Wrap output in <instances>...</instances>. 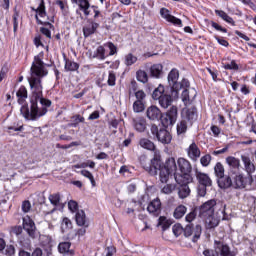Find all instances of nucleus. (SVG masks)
<instances>
[{
	"label": "nucleus",
	"instance_id": "obj_1",
	"mask_svg": "<svg viewBox=\"0 0 256 256\" xmlns=\"http://www.w3.org/2000/svg\"><path fill=\"white\" fill-rule=\"evenodd\" d=\"M139 145L142 149H146V151L154 152L150 163L143 166L146 173L150 174L152 177H155L159 173L160 181L162 183H168L169 177L177 171V160H175V157L169 156L163 162L161 152L157 151V146L149 138H141Z\"/></svg>",
	"mask_w": 256,
	"mask_h": 256
},
{
	"label": "nucleus",
	"instance_id": "obj_2",
	"mask_svg": "<svg viewBox=\"0 0 256 256\" xmlns=\"http://www.w3.org/2000/svg\"><path fill=\"white\" fill-rule=\"evenodd\" d=\"M53 105V102L50 99L41 97L36 99L33 102L31 100L29 105H24L20 108V113L26 119V121H37V119H41V117H45L49 111V107Z\"/></svg>",
	"mask_w": 256,
	"mask_h": 256
},
{
	"label": "nucleus",
	"instance_id": "obj_3",
	"mask_svg": "<svg viewBox=\"0 0 256 256\" xmlns=\"http://www.w3.org/2000/svg\"><path fill=\"white\" fill-rule=\"evenodd\" d=\"M193 171V166L189 160L180 157L176 162V171L169 176L173 177L176 183H193V175H191Z\"/></svg>",
	"mask_w": 256,
	"mask_h": 256
},
{
	"label": "nucleus",
	"instance_id": "obj_4",
	"mask_svg": "<svg viewBox=\"0 0 256 256\" xmlns=\"http://www.w3.org/2000/svg\"><path fill=\"white\" fill-rule=\"evenodd\" d=\"M215 205H217V201L211 199L199 207V218L204 219L208 229H215L219 225V221L215 218Z\"/></svg>",
	"mask_w": 256,
	"mask_h": 256
},
{
	"label": "nucleus",
	"instance_id": "obj_5",
	"mask_svg": "<svg viewBox=\"0 0 256 256\" xmlns=\"http://www.w3.org/2000/svg\"><path fill=\"white\" fill-rule=\"evenodd\" d=\"M173 93H175V91L169 86L159 84V86L154 89L152 98L154 101H158L162 109H168L173 104Z\"/></svg>",
	"mask_w": 256,
	"mask_h": 256
},
{
	"label": "nucleus",
	"instance_id": "obj_6",
	"mask_svg": "<svg viewBox=\"0 0 256 256\" xmlns=\"http://www.w3.org/2000/svg\"><path fill=\"white\" fill-rule=\"evenodd\" d=\"M43 52H40L39 55L34 56V61L32 62L30 71L31 77H36L43 79L49 75V71L45 68V62H43Z\"/></svg>",
	"mask_w": 256,
	"mask_h": 256
},
{
	"label": "nucleus",
	"instance_id": "obj_7",
	"mask_svg": "<svg viewBox=\"0 0 256 256\" xmlns=\"http://www.w3.org/2000/svg\"><path fill=\"white\" fill-rule=\"evenodd\" d=\"M150 132L155 141L162 143V145H169L171 143L173 136L167 128L157 126V124L150 125Z\"/></svg>",
	"mask_w": 256,
	"mask_h": 256
},
{
	"label": "nucleus",
	"instance_id": "obj_8",
	"mask_svg": "<svg viewBox=\"0 0 256 256\" xmlns=\"http://www.w3.org/2000/svg\"><path fill=\"white\" fill-rule=\"evenodd\" d=\"M43 78H37L35 76H31L28 78V82L30 85L31 95L29 97V102L37 101V99L43 97Z\"/></svg>",
	"mask_w": 256,
	"mask_h": 256
},
{
	"label": "nucleus",
	"instance_id": "obj_9",
	"mask_svg": "<svg viewBox=\"0 0 256 256\" xmlns=\"http://www.w3.org/2000/svg\"><path fill=\"white\" fill-rule=\"evenodd\" d=\"M179 117V108L173 105L165 113H162L161 123L163 127H169V125H175L177 118Z\"/></svg>",
	"mask_w": 256,
	"mask_h": 256
},
{
	"label": "nucleus",
	"instance_id": "obj_10",
	"mask_svg": "<svg viewBox=\"0 0 256 256\" xmlns=\"http://www.w3.org/2000/svg\"><path fill=\"white\" fill-rule=\"evenodd\" d=\"M72 5H78L76 9V15L80 16L81 19L84 17H89L91 15V2L89 0H70Z\"/></svg>",
	"mask_w": 256,
	"mask_h": 256
},
{
	"label": "nucleus",
	"instance_id": "obj_11",
	"mask_svg": "<svg viewBox=\"0 0 256 256\" xmlns=\"http://www.w3.org/2000/svg\"><path fill=\"white\" fill-rule=\"evenodd\" d=\"M22 227L24 231H26L27 235L30 239L37 238V226L35 225V221L31 218V216L26 215L22 219Z\"/></svg>",
	"mask_w": 256,
	"mask_h": 256
},
{
	"label": "nucleus",
	"instance_id": "obj_12",
	"mask_svg": "<svg viewBox=\"0 0 256 256\" xmlns=\"http://www.w3.org/2000/svg\"><path fill=\"white\" fill-rule=\"evenodd\" d=\"M214 249L216 250L217 256H236L237 255V252L231 251V247H229V244L221 240L214 241Z\"/></svg>",
	"mask_w": 256,
	"mask_h": 256
},
{
	"label": "nucleus",
	"instance_id": "obj_13",
	"mask_svg": "<svg viewBox=\"0 0 256 256\" xmlns=\"http://www.w3.org/2000/svg\"><path fill=\"white\" fill-rule=\"evenodd\" d=\"M216 181L220 189H231L233 187V170L228 171Z\"/></svg>",
	"mask_w": 256,
	"mask_h": 256
},
{
	"label": "nucleus",
	"instance_id": "obj_14",
	"mask_svg": "<svg viewBox=\"0 0 256 256\" xmlns=\"http://www.w3.org/2000/svg\"><path fill=\"white\" fill-rule=\"evenodd\" d=\"M139 85L137 84V81L132 80L131 81V88L128 91L129 97H131L132 93L134 94L136 101H142L146 102L145 99H147V94L143 90H138Z\"/></svg>",
	"mask_w": 256,
	"mask_h": 256
},
{
	"label": "nucleus",
	"instance_id": "obj_15",
	"mask_svg": "<svg viewBox=\"0 0 256 256\" xmlns=\"http://www.w3.org/2000/svg\"><path fill=\"white\" fill-rule=\"evenodd\" d=\"M232 187L234 189H245L247 187V178L243 174L233 171Z\"/></svg>",
	"mask_w": 256,
	"mask_h": 256
},
{
	"label": "nucleus",
	"instance_id": "obj_16",
	"mask_svg": "<svg viewBox=\"0 0 256 256\" xmlns=\"http://www.w3.org/2000/svg\"><path fill=\"white\" fill-rule=\"evenodd\" d=\"M163 112L155 105H151L146 110V117L149 121H161Z\"/></svg>",
	"mask_w": 256,
	"mask_h": 256
},
{
	"label": "nucleus",
	"instance_id": "obj_17",
	"mask_svg": "<svg viewBox=\"0 0 256 256\" xmlns=\"http://www.w3.org/2000/svg\"><path fill=\"white\" fill-rule=\"evenodd\" d=\"M161 206V200L159 198H155L148 204L147 211L150 215H153V217H159L161 215Z\"/></svg>",
	"mask_w": 256,
	"mask_h": 256
},
{
	"label": "nucleus",
	"instance_id": "obj_18",
	"mask_svg": "<svg viewBox=\"0 0 256 256\" xmlns=\"http://www.w3.org/2000/svg\"><path fill=\"white\" fill-rule=\"evenodd\" d=\"M182 114L185 121H188L190 125H193L195 121H197V108L192 106L190 108H184L182 110Z\"/></svg>",
	"mask_w": 256,
	"mask_h": 256
},
{
	"label": "nucleus",
	"instance_id": "obj_19",
	"mask_svg": "<svg viewBox=\"0 0 256 256\" xmlns=\"http://www.w3.org/2000/svg\"><path fill=\"white\" fill-rule=\"evenodd\" d=\"M132 125L138 133H145L147 131V119L143 116L133 118Z\"/></svg>",
	"mask_w": 256,
	"mask_h": 256
},
{
	"label": "nucleus",
	"instance_id": "obj_20",
	"mask_svg": "<svg viewBox=\"0 0 256 256\" xmlns=\"http://www.w3.org/2000/svg\"><path fill=\"white\" fill-rule=\"evenodd\" d=\"M88 23V25L83 27V35L85 39H87V37H91V35H95V33H97V29L100 27L99 23L95 22L93 19L88 20Z\"/></svg>",
	"mask_w": 256,
	"mask_h": 256
},
{
	"label": "nucleus",
	"instance_id": "obj_21",
	"mask_svg": "<svg viewBox=\"0 0 256 256\" xmlns=\"http://www.w3.org/2000/svg\"><path fill=\"white\" fill-rule=\"evenodd\" d=\"M16 97H17V103L21 105V107H25L27 104V97H29V93L27 91V87L25 86H20V88L16 92Z\"/></svg>",
	"mask_w": 256,
	"mask_h": 256
},
{
	"label": "nucleus",
	"instance_id": "obj_22",
	"mask_svg": "<svg viewBox=\"0 0 256 256\" xmlns=\"http://www.w3.org/2000/svg\"><path fill=\"white\" fill-rule=\"evenodd\" d=\"M179 70L172 69L168 74V83L170 86H168L170 89H179L177 85H179Z\"/></svg>",
	"mask_w": 256,
	"mask_h": 256
},
{
	"label": "nucleus",
	"instance_id": "obj_23",
	"mask_svg": "<svg viewBox=\"0 0 256 256\" xmlns=\"http://www.w3.org/2000/svg\"><path fill=\"white\" fill-rule=\"evenodd\" d=\"M196 179L200 186L211 187V185H213V181L211 180V177H209V174L196 171Z\"/></svg>",
	"mask_w": 256,
	"mask_h": 256
},
{
	"label": "nucleus",
	"instance_id": "obj_24",
	"mask_svg": "<svg viewBox=\"0 0 256 256\" xmlns=\"http://www.w3.org/2000/svg\"><path fill=\"white\" fill-rule=\"evenodd\" d=\"M178 187V196L180 199H187L191 195V188H189V183L191 182H177Z\"/></svg>",
	"mask_w": 256,
	"mask_h": 256
},
{
	"label": "nucleus",
	"instance_id": "obj_25",
	"mask_svg": "<svg viewBox=\"0 0 256 256\" xmlns=\"http://www.w3.org/2000/svg\"><path fill=\"white\" fill-rule=\"evenodd\" d=\"M75 221L78 227H89V220L84 210H78L76 212Z\"/></svg>",
	"mask_w": 256,
	"mask_h": 256
},
{
	"label": "nucleus",
	"instance_id": "obj_26",
	"mask_svg": "<svg viewBox=\"0 0 256 256\" xmlns=\"http://www.w3.org/2000/svg\"><path fill=\"white\" fill-rule=\"evenodd\" d=\"M58 251L63 256L75 255V250L71 249V242H60L58 244Z\"/></svg>",
	"mask_w": 256,
	"mask_h": 256
},
{
	"label": "nucleus",
	"instance_id": "obj_27",
	"mask_svg": "<svg viewBox=\"0 0 256 256\" xmlns=\"http://www.w3.org/2000/svg\"><path fill=\"white\" fill-rule=\"evenodd\" d=\"M187 153H188V157L192 161H197L199 159V157H201V149H199V146H197V144L195 142L190 144V146L188 147Z\"/></svg>",
	"mask_w": 256,
	"mask_h": 256
},
{
	"label": "nucleus",
	"instance_id": "obj_28",
	"mask_svg": "<svg viewBox=\"0 0 256 256\" xmlns=\"http://www.w3.org/2000/svg\"><path fill=\"white\" fill-rule=\"evenodd\" d=\"M226 163L229 166V171H235V173H237L241 167V160L235 156L226 157Z\"/></svg>",
	"mask_w": 256,
	"mask_h": 256
},
{
	"label": "nucleus",
	"instance_id": "obj_29",
	"mask_svg": "<svg viewBox=\"0 0 256 256\" xmlns=\"http://www.w3.org/2000/svg\"><path fill=\"white\" fill-rule=\"evenodd\" d=\"M241 161L248 175H251V173H255V164L253 163V161H251V158L249 156L241 155Z\"/></svg>",
	"mask_w": 256,
	"mask_h": 256
},
{
	"label": "nucleus",
	"instance_id": "obj_30",
	"mask_svg": "<svg viewBox=\"0 0 256 256\" xmlns=\"http://www.w3.org/2000/svg\"><path fill=\"white\" fill-rule=\"evenodd\" d=\"M163 76V65L161 63L153 64L150 67V77L154 79H161Z\"/></svg>",
	"mask_w": 256,
	"mask_h": 256
},
{
	"label": "nucleus",
	"instance_id": "obj_31",
	"mask_svg": "<svg viewBox=\"0 0 256 256\" xmlns=\"http://www.w3.org/2000/svg\"><path fill=\"white\" fill-rule=\"evenodd\" d=\"M64 69L65 71H69V72H75V71H79V63L67 58V56L64 55Z\"/></svg>",
	"mask_w": 256,
	"mask_h": 256
},
{
	"label": "nucleus",
	"instance_id": "obj_32",
	"mask_svg": "<svg viewBox=\"0 0 256 256\" xmlns=\"http://www.w3.org/2000/svg\"><path fill=\"white\" fill-rule=\"evenodd\" d=\"M215 15H217V17H220V19L222 21H225V23H228L229 25H232V27H235L236 23L235 20H233V18L231 16H229V14H227V12L223 11V10H215L214 11Z\"/></svg>",
	"mask_w": 256,
	"mask_h": 256
},
{
	"label": "nucleus",
	"instance_id": "obj_33",
	"mask_svg": "<svg viewBox=\"0 0 256 256\" xmlns=\"http://www.w3.org/2000/svg\"><path fill=\"white\" fill-rule=\"evenodd\" d=\"M187 213V208L185 205L180 204L178 205L173 212L174 219H183L185 217V214Z\"/></svg>",
	"mask_w": 256,
	"mask_h": 256
},
{
	"label": "nucleus",
	"instance_id": "obj_34",
	"mask_svg": "<svg viewBox=\"0 0 256 256\" xmlns=\"http://www.w3.org/2000/svg\"><path fill=\"white\" fill-rule=\"evenodd\" d=\"M171 225H173V222L170 219H167V217L160 216L158 218V227H161L162 231H167Z\"/></svg>",
	"mask_w": 256,
	"mask_h": 256
},
{
	"label": "nucleus",
	"instance_id": "obj_35",
	"mask_svg": "<svg viewBox=\"0 0 256 256\" xmlns=\"http://www.w3.org/2000/svg\"><path fill=\"white\" fill-rule=\"evenodd\" d=\"M214 175L216 180L225 175V166L221 162H217L214 166Z\"/></svg>",
	"mask_w": 256,
	"mask_h": 256
},
{
	"label": "nucleus",
	"instance_id": "obj_36",
	"mask_svg": "<svg viewBox=\"0 0 256 256\" xmlns=\"http://www.w3.org/2000/svg\"><path fill=\"white\" fill-rule=\"evenodd\" d=\"M105 46L100 45L97 47L96 51L94 52V57L96 59H100V61H105L107 59V55L105 54Z\"/></svg>",
	"mask_w": 256,
	"mask_h": 256
},
{
	"label": "nucleus",
	"instance_id": "obj_37",
	"mask_svg": "<svg viewBox=\"0 0 256 256\" xmlns=\"http://www.w3.org/2000/svg\"><path fill=\"white\" fill-rule=\"evenodd\" d=\"M48 199H49L51 205H53L54 207H59V205H61V194L60 193L50 194Z\"/></svg>",
	"mask_w": 256,
	"mask_h": 256
},
{
	"label": "nucleus",
	"instance_id": "obj_38",
	"mask_svg": "<svg viewBox=\"0 0 256 256\" xmlns=\"http://www.w3.org/2000/svg\"><path fill=\"white\" fill-rule=\"evenodd\" d=\"M146 103L147 102L135 100L133 105H132L134 113H143V111H145Z\"/></svg>",
	"mask_w": 256,
	"mask_h": 256
},
{
	"label": "nucleus",
	"instance_id": "obj_39",
	"mask_svg": "<svg viewBox=\"0 0 256 256\" xmlns=\"http://www.w3.org/2000/svg\"><path fill=\"white\" fill-rule=\"evenodd\" d=\"M177 135H185L187 133V120L182 119L176 126Z\"/></svg>",
	"mask_w": 256,
	"mask_h": 256
},
{
	"label": "nucleus",
	"instance_id": "obj_40",
	"mask_svg": "<svg viewBox=\"0 0 256 256\" xmlns=\"http://www.w3.org/2000/svg\"><path fill=\"white\" fill-rule=\"evenodd\" d=\"M137 61H138L137 56L133 55V53H128L125 56L124 63H125L126 67H131V65H135V63H137Z\"/></svg>",
	"mask_w": 256,
	"mask_h": 256
},
{
	"label": "nucleus",
	"instance_id": "obj_41",
	"mask_svg": "<svg viewBox=\"0 0 256 256\" xmlns=\"http://www.w3.org/2000/svg\"><path fill=\"white\" fill-rule=\"evenodd\" d=\"M18 255L19 256H43V250L41 248H35L32 254L25 250H20Z\"/></svg>",
	"mask_w": 256,
	"mask_h": 256
},
{
	"label": "nucleus",
	"instance_id": "obj_42",
	"mask_svg": "<svg viewBox=\"0 0 256 256\" xmlns=\"http://www.w3.org/2000/svg\"><path fill=\"white\" fill-rule=\"evenodd\" d=\"M61 229L62 233H65V231L73 229V222H71V219H69L68 217H64L61 223Z\"/></svg>",
	"mask_w": 256,
	"mask_h": 256
},
{
	"label": "nucleus",
	"instance_id": "obj_43",
	"mask_svg": "<svg viewBox=\"0 0 256 256\" xmlns=\"http://www.w3.org/2000/svg\"><path fill=\"white\" fill-rule=\"evenodd\" d=\"M136 79L140 83H147L149 81V75H147V72H145V70H138L136 72Z\"/></svg>",
	"mask_w": 256,
	"mask_h": 256
},
{
	"label": "nucleus",
	"instance_id": "obj_44",
	"mask_svg": "<svg viewBox=\"0 0 256 256\" xmlns=\"http://www.w3.org/2000/svg\"><path fill=\"white\" fill-rule=\"evenodd\" d=\"M107 85H109V87H115V85H117V74L113 70L108 72Z\"/></svg>",
	"mask_w": 256,
	"mask_h": 256
},
{
	"label": "nucleus",
	"instance_id": "obj_45",
	"mask_svg": "<svg viewBox=\"0 0 256 256\" xmlns=\"http://www.w3.org/2000/svg\"><path fill=\"white\" fill-rule=\"evenodd\" d=\"M223 68L226 71H239V64L235 60H231V63H223Z\"/></svg>",
	"mask_w": 256,
	"mask_h": 256
},
{
	"label": "nucleus",
	"instance_id": "obj_46",
	"mask_svg": "<svg viewBox=\"0 0 256 256\" xmlns=\"http://www.w3.org/2000/svg\"><path fill=\"white\" fill-rule=\"evenodd\" d=\"M203 232V228L201 225L197 224L193 229L194 236L192 238L193 243H197L199 239H201V233Z\"/></svg>",
	"mask_w": 256,
	"mask_h": 256
},
{
	"label": "nucleus",
	"instance_id": "obj_47",
	"mask_svg": "<svg viewBox=\"0 0 256 256\" xmlns=\"http://www.w3.org/2000/svg\"><path fill=\"white\" fill-rule=\"evenodd\" d=\"M80 175L86 177V179H89L92 187H96L97 183L95 182V177L89 170H81Z\"/></svg>",
	"mask_w": 256,
	"mask_h": 256
},
{
	"label": "nucleus",
	"instance_id": "obj_48",
	"mask_svg": "<svg viewBox=\"0 0 256 256\" xmlns=\"http://www.w3.org/2000/svg\"><path fill=\"white\" fill-rule=\"evenodd\" d=\"M71 127H78L79 123H85V117L81 116L80 114H75L71 117Z\"/></svg>",
	"mask_w": 256,
	"mask_h": 256
},
{
	"label": "nucleus",
	"instance_id": "obj_49",
	"mask_svg": "<svg viewBox=\"0 0 256 256\" xmlns=\"http://www.w3.org/2000/svg\"><path fill=\"white\" fill-rule=\"evenodd\" d=\"M32 11L38 13L39 17H47V11H45V1H41L38 8H32Z\"/></svg>",
	"mask_w": 256,
	"mask_h": 256
},
{
	"label": "nucleus",
	"instance_id": "obj_50",
	"mask_svg": "<svg viewBox=\"0 0 256 256\" xmlns=\"http://www.w3.org/2000/svg\"><path fill=\"white\" fill-rule=\"evenodd\" d=\"M177 88H174V93H179V91H181V89H189V87H191V83L187 80V79H182L181 83H178V85H176Z\"/></svg>",
	"mask_w": 256,
	"mask_h": 256
},
{
	"label": "nucleus",
	"instance_id": "obj_51",
	"mask_svg": "<svg viewBox=\"0 0 256 256\" xmlns=\"http://www.w3.org/2000/svg\"><path fill=\"white\" fill-rule=\"evenodd\" d=\"M51 243H53V238L49 235L40 236V244L42 247H51Z\"/></svg>",
	"mask_w": 256,
	"mask_h": 256
},
{
	"label": "nucleus",
	"instance_id": "obj_52",
	"mask_svg": "<svg viewBox=\"0 0 256 256\" xmlns=\"http://www.w3.org/2000/svg\"><path fill=\"white\" fill-rule=\"evenodd\" d=\"M197 219V207L192 208V210L185 216V221L187 223H193Z\"/></svg>",
	"mask_w": 256,
	"mask_h": 256
},
{
	"label": "nucleus",
	"instance_id": "obj_53",
	"mask_svg": "<svg viewBox=\"0 0 256 256\" xmlns=\"http://www.w3.org/2000/svg\"><path fill=\"white\" fill-rule=\"evenodd\" d=\"M104 47H108L110 51L109 54H107V57H113V55H117V46L113 42H106Z\"/></svg>",
	"mask_w": 256,
	"mask_h": 256
},
{
	"label": "nucleus",
	"instance_id": "obj_54",
	"mask_svg": "<svg viewBox=\"0 0 256 256\" xmlns=\"http://www.w3.org/2000/svg\"><path fill=\"white\" fill-rule=\"evenodd\" d=\"M12 21H13V32L14 35H17V29H19V12L15 11L13 16H12Z\"/></svg>",
	"mask_w": 256,
	"mask_h": 256
},
{
	"label": "nucleus",
	"instance_id": "obj_55",
	"mask_svg": "<svg viewBox=\"0 0 256 256\" xmlns=\"http://www.w3.org/2000/svg\"><path fill=\"white\" fill-rule=\"evenodd\" d=\"M212 159L213 157H211V154H205L204 156H202L200 158V163L202 167H209V165H211Z\"/></svg>",
	"mask_w": 256,
	"mask_h": 256
},
{
	"label": "nucleus",
	"instance_id": "obj_56",
	"mask_svg": "<svg viewBox=\"0 0 256 256\" xmlns=\"http://www.w3.org/2000/svg\"><path fill=\"white\" fill-rule=\"evenodd\" d=\"M168 23H172L176 27H183V21L175 16H168Z\"/></svg>",
	"mask_w": 256,
	"mask_h": 256
},
{
	"label": "nucleus",
	"instance_id": "obj_57",
	"mask_svg": "<svg viewBox=\"0 0 256 256\" xmlns=\"http://www.w3.org/2000/svg\"><path fill=\"white\" fill-rule=\"evenodd\" d=\"M172 231H173L175 237H179L183 233V226L179 223L174 224L172 227Z\"/></svg>",
	"mask_w": 256,
	"mask_h": 256
},
{
	"label": "nucleus",
	"instance_id": "obj_58",
	"mask_svg": "<svg viewBox=\"0 0 256 256\" xmlns=\"http://www.w3.org/2000/svg\"><path fill=\"white\" fill-rule=\"evenodd\" d=\"M68 209L72 212L75 213L77 211H79V204L77 203V201L75 200H70L68 202Z\"/></svg>",
	"mask_w": 256,
	"mask_h": 256
},
{
	"label": "nucleus",
	"instance_id": "obj_59",
	"mask_svg": "<svg viewBox=\"0 0 256 256\" xmlns=\"http://www.w3.org/2000/svg\"><path fill=\"white\" fill-rule=\"evenodd\" d=\"M210 25H211V27H213V29H215L216 31H220V33H227V28H225V27H223V26H221V25H219L217 22H215V21H211L210 22Z\"/></svg>",
	"mask_w": 256,
	"mask_h": 256
},
{
	"label": "nucleus",
	"instance_id": "obj_60",
	"mask_svg": "<svg viewBox=\"0 0 256 256\" xmlns=\"http://www.w3.org/2000/svg\"><path fill=\"white\" fill-rule=\"evenodd\" d=\"M91 9L93 10V13H94V16H93L94 21L99 19V17H103V14L101 13V10H99V6L92 5Z\"/></svg>",
	"mask_w": 256,
	"mask_h": 256
},
{
	"label": "nucleus",
	"instance_id": "obj_61",
	"mask_svg": "<svg viewBox=\"0 0 256 256\" xmlns=\"http://www.w3.org/2000/svg\"><path fill=\"white\" fill-rule=\"evenodd\" d=\"M174 190L175 186L173 184H167L162 188V193H164L165 195H171Z\"/></svg>",
	"mask_w": 256,
	"mask_h": 256
},
{
	"label": "nucleus",
	"instance_id": "obj_62",
	"mask_svg": "<svg viewBox=\"0 0 256 256\" xmlns=\"http://www.w3.org/2000/svg\"><path fill=\"white\" fill-rule=\"evenodd\" d=\"M193 224H187L185 228H183V233L186 237H191L193 235Z\"/></svg>",
	"mask_w": 256,
	"mask_h": 256
},
{
	"label": "nucleus",
	"instance_id": "obj_63",
	"mask_svg": "<svg viewBox=\"0 0 256 256\" xmlns=\"http://www.w3.org/2000/svg\"><path fill=\"white\" fill-rule=\"evenodd\" d=\"M5 255L14 256L15 255V246L13 244L7 245L5 248Z\"/></svg>",
	"mask_w": 256,
	"mask_h": 256
},
{
	"label": "nucleus",
	"instance_id": "obj_64",
	"mask_svg": "<svg viewBox=\"0 0 256 256\" xmlns=\"http://www.w3.org/2000/svg\"><path fill=\"white\" fill-rule=\"evenodd\" d=\"M182 101L184 105H189V89H184L182 92Z\"/></svg>",
	"mask_w": 256,
	"mask_h": 256
}]
</instances>
